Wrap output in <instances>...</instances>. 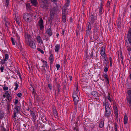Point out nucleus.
<instances>
[{"mask_svg":"<svg viewBox=\"0 0 131 131\" xmlns=\"http://www.w3.org/2000/svg\"><path fill=\"white\" fill-rule=\"evenodd\" d=\"M111 109L109 106L105 107L104 116L108 118L111 116Z\"/></svg>","mask_w":131,"mask_h":131,"instance_id":"f257e3e1","label":"nucleus"},{"mask_svg":"<svg viewBox=\"0 0 131 131\" xmlns=\"http://www.w3.org/2000/svg\"><path fill=\"white\" fill-rule=\"evenodd\" d=\"M24 19L26 21L30 22L31 21V15L27 13L24 14L23 15Z\"/></svg>","mask_w":131,"mask_h":131,"instance_id":"f03ea898","label":"nucleus"},{"mask_svg":"<svg viewBox=\"0 0 131 131\" xmlns=\"http://www.w3.org/2000/svg\"><path fill=\"white\" fill-rule=\"evenodd\" d=\"M101 50L100 51V54L103 58L105 59L106 57L105 50L104 47L102 46L101 47Z\"/></svg>","mask_w":131,"mask_h":131,"instance_id":"7ed1b4c3","label":"nucleus"},{"mask_svg":"<svg viewBox=\"0 0 131 131\" xmlns=\"http://www.w3.org/2000/svg\"><path fill=\"white\" fill-rule=\"evenodd\" d=\"M40 7L43 8H46L48 6V5L47 1L40 2Z\"/></svg>","mask_w":131,"mask_h":131,"instance_id":"20e7f679","label":"nucleus"},{"mask_svg":"<svg viewBox=\"0 0 131 131\" xmlns=\"http://www.w3.org/2000/svg\"><path fill=\"white\" fill-rule=\"evenodd\" d=\"M38 24L39 26L40 27V30H42L44 28L43 25V20L42 18H40L38 21Z\"/></svg>","mask_w":131,"mask_h":131,"instance_id":"39448f33","label":"nucleus"},{"mask_svg":"<svg viewBox=\"0 0 131 131\" xmlns=\"http://www.w3.org/2000/svg\"><path fill=\"white\" fill-rule=\"evenodd\" d=\"M99 27L96 25H95L94 26V29H93V33L96 36H97L99 34Z\"/></svg>","mask_w":131,"mask_h":131,"instance_id":"423d86ee","label":"nucleus"},{"mask_svg":"<svg viewBox=\"0 0 131 131\" xmlns=\"http://www.w3.org/2000/svg\"><path fill=\"white\" fill-rule=\"evenodd\" d=\"M28 43H29V45L32 48L34 49L36 48V46L35 43L32 40L29 41H28Z\"/></svg>","mask_w":131,"mask_h":131,"instance_id":"0eeeda50","label":"nucleus"},{"mask_svg":"<svg viewBox=\"0 0 131 131\" xmlns=\"http://www.w3.org/2000/svg\"><path fill=\"white\" fill-rule=\"evenodd\" d=\"M128 41L129 43H131V28L129 29L127 34Z\"/></svg>","mask_w":131,"mask_h":131,"instance_id":"6e6552de","label":"nucleus"},{"mask_svg":"<svg viewBox=\"0 0 131 131\" xmlns=\"http://www.w3.org/2000/svg\"><path fill=\"white\" fill-rule=\"evenodd\" d=\"M25 38L26 41L27 42L28 41H29V39H31V35L27 32H25Z\"/></svg>","mask_w":131,"mask_h":131,"instance_id":"1a4fd4ad","label":"nucleus"},{"mask_svg":"<svg viewBox=\"0 0 131 131\" xmlns=\"http://www.w3.org/2000/svg\"><path fill=\"white\" fill-rule=\"evenodd\" d=\"M128 93L129 96V99H127V101L129 103V105L131 107V90H129L128 91Z\"/></svg>","mask_w":131,"mask_h":131,"instance_id":"9d476101","label":"nucleus"},{"mask_svg":"<svg viewBox=\"0 0 131 131\" xmlns=\"http://www.w3.org/2000/svg\"><path fill=\"white\" fill-rule=\"evenodd\" d=\"M91 94L93 96V97L96 99V97L100 96V94H98L95 91H93L91 92Z\"/></svg>","mask_w":131,"mask_h":131,"instance_id":"9b49d317","label":"nucleus"},{"mask_svg":"<svg viewBox=\"0 0 131 131\" xmlns=\"http://www.w3.org/2000/svg\"><path fill=\"white\" fill-rule=\"evenodd\" d=\"M30 110L32 117L33 119L34 120V122H35L36 120V116L35 113V112L34 111H32Z\"/></svg>","mask_w":131,"mask_h":131,"instance_id":"f8f14e48","label":"nucleus"},{"mask_svg":"<svg viewBox=\"0 0 131 131\" xmlns=\"http://www.w3.org/2000/svg\"><path fill=\"white\" fill-rule=\"evenodd\" d=\"M128 41H126V46L127 48V50L129 51H130L131 50V44H130V45H129L128 43Z\"/></svg>","mask_w":131,"mask_h":131,"instance_id":"ddd939ff","label":"nucleus"},{"mask_svg":"<svg viewBox=\"0 0 131 131\" xmlns=\"http://www.w3.org/2000/svg\"><path fill=\"white\" fill-rule=\"evenodd\" d=\"M121 18H119L117 21V26L118 28L120 29L121 27Z\"/></svg>","mask_w":131,"mask_h":131,"instance_id":"4468645a","label":"nucleus"},{"mask_svg":"<svg viewBox=\"0 0 131 131\" xmlns=\"http://www.w3.org/2000/svg\"><path fill=\"white\" fill-rule=\"evenodd\" d=\"M46 33L48 35L49 37L51 36L52 34L51 28H50L46 30Z\"/></svg>","mask_w":131,"mask_h":131,"instance_id":"2eb2a0df","label":"nucleus"},{"mask_svg":"<svg viewBox=\"0 0 131 131\" xmlns=\"http://www.w3.org/2000/svg\"><path fill=\"white\" fill-rule=\"evenodd\" d=\"M20 106H19L16 105L15 106V108H14V110L15 111V110L16 111V112L17 113H18L20 112Z\"/></svg>","mask_w":131,"mask_h":131,"instance_id":"dca6fc26","label":"nucleus"},{"mask_svg":"<svg viewBox=\"0 0 131 131\" xmlns=\"http://www.w3.org/2000/svg\"><path fill=\"white\" fill-rule=\"evenodd\" d=\"M55 13L52 12V11H50V20L51 21L53 19L54 17Z\"/></svg>","mask_w":131,"mask_h":131,"instance_id":"f3484780","label":"nucleus"},{"mask_svg":"<svg viewBox=\"0 0 131 131\" xmlns=\"http://www.w3.org/2000/svg\"><path fill=\"white\" fill-rule=\"evenodd\" d=\"M91 34V31L86 30L85 39H87L88 38L89 35H90V34Z\"/></svg>","mask_w":131,"mask_h":131,"instance_id":"a211bd4d","label":"nucleus"},{"mask_svg":"<svg viewBox=\"0 0 131 131\" xmlns=\"http://www.w3.org/2000/svg\"><path fill=\"white\" fill-rule=\"evenodd\" d=\"M67 7H64V9H62V15H66V14H67V12L66 11Z\"/></svg>","mask_w":131,"mask_h":131,"instance_id":"6ab92c4d","label":"nucleus"},{"mask_svg":"<svg viewBox=\"0 0 131 131\" xmlns=\"http://www.w3.org/2000/svg\"><path fill=\"white\" fill-rule=\"evenodd\" d=\"M30 89L31 90V92L32 94H34V97H35V95L36 94V91H35V89L32 87V85H31V86L30 87Z\"/></svg>","mask_w":131,"mask_h":131,"instance_id":"aec40b11","label":"nucleus"},{"mask_svg":"<svg viewBox=\"0 0 131 131\" xmlns=\"http://www.w3.org/2000/svg\"><path fill=\"white\" fill-rule=\"evenodd\" d=\"M66 3L65 4L64 6L63 7L64 8V7H68L69 6L70 3V0H66Z\"/></svg>","mask_w":131,"mask_h":131,"instance_id":"412c9836","label":"nucleus"},{"mask_svg":"<svg viewBox=\"0 0 131 131\" xmlns=\"http://www.w3.org/2000/svg\"><path fill=\"white\" fill-rule=\"evenodd\" d=\"M57 88V89L58 90V92L57 94H59L60 93V91L61 89L60 88V85L59 83H57V84L56 85Z\"/></svg>","mask_w":131,"mask_h":131,"instance_id":"4be33fe9","label":"nucleus"},{"mask_svg":"<svg viewBox=\"0 0 131 131\" xmlns=\"http://www.w3.org/2000/svg\"><path fill=\"white\" fill-rule=\"evenodd\" d=\"M2 22L4 24V22H6V21H8V19L7 17L6 16H4V17H2Z\"/></svg>","mask_w":131,"mask_h":131,"instance_id":"5701e85b","label":"nucleus"},{"mask_svg":"<svg viewBox=\"0 0 131 131\" xmlns=\"http://www.w3.org/2000/svg\"><path fill=\"white\" fill-rule=\"evenodd\" d=\"M60 45L57 44L55 46L54 48V49L56 52H58L60 48Z\"/></svg>","mask_w":131,"mask_h":131,"instance_id":"b1692460","label":"nucleus"},{"mask_svg":"<svg viewBox=\"0 0 131 131\" xmlns=\"http://www.w3.org/2000/svg\"><path fill=\"white\" fill-rule=\"evenodd\" d=\"M49 59L50 60V63L52 64L53 61V55L52 54H51L50 57H49Z\"/></svg>","mask_w":131,"mask_h":131,"instance_id":"393cba45","label":"nucleus"},{"mask_svg":"<svg viewBox=\"0 0 131 131\" xmlns=\"http://www.w3.org/2000/svg\"><path fill=\"white\" fill-rule=\"evenodd\" d=\"M104 121L103 120L100 123L99 127L101 128H102L104 126Z\"/></svg>","mask_w":131,"mask_h":131,"instance_id":"a878e982","label":"nucleus"},{"mask_svg":"<svg viewBox=\"0 0 131 131\" xmlns=\"http://www.w3.org/2000/svg\"><path fill=\"white\" fill-rule=\"evenodd\" d=\"M58 10V8L56 7H53L51 11L55 13L57 12Z\"/></svg>","mask_w":131,"mask_h":131,"instance_id":"bb28decb","label":"nucleus"},{"mask_svg":"<svg viewBox=\"0 0 131 131\" xmlns=\"http://www.w3.org/2000/svg\"><path fill=\"white\" fill-rule=\"evenodd\" d=\"M128 121V118L127 116L125 115L124 116V124H126L127 123Z\"/></svg>","mask_w":131,"mask_h":131,"instance_id":"cd10ccee","label":"nucleus"},{"mask_svg":"<svg viewBox=\"0 0 131 131\" xmlns=\"http://www.w3.org/2000/svg\"><path fill=\"white\" fill-rule=\"evenodd\" d=\"M72 96L73 99L75 98L78 99V95L77 94L76 92L74 91L73 92V93L72 94Z\"/></svg>","mask_w":131,"mask_h":131,"instance_id":"c85d7f7f","label":"nucleus"},{"mask_svg":"<svg viewBox=\"0 0 131 131\" xmlns=\"http://www.w3.org/2000/svg\"><path fill=\"white\" fill-rule=\"evenodd\" d=\"M39 119L42 121L43 122H45V121L46 120V118L44 116H40L39 118Z\"/></svg>","mask_w":131,"mask_h":131,"instance_id":"c756f323","label":"nucleus"},{"mask_svg":"<svg viewBox=\"0 0 131 131\" xmlns=\"http://www.w3.org/2000/svg\"><path fill=\"white\" fill-rule=\"evenodd\" d=\"M5 23V28L6 29H7V30H8V26L10 25V23L8 22V21H6Z\"/></svg>","mask_w":131,"mask_h":131,"instance_id":"7c9ffc66","label":"nucleus"},{"mask_svg":"<svg viewBox=\"0 0 131 131\" xmlns=\"http://www.w3.org/2000/svg\"><path fill=\"white\" fill-rule=\"evenodd\" d=\"M52 112L54 116L56 118H57L58 117V114L56 110L52 111Z\"/></svg>","mask_w":131,"mask_h":131,"instance_id":"2f4dec72","label":"nucleus"},{"mask_svg":"<svg viewBox=\"0 0 131 131\" xmlns=\"http://www.w3.org/2000/svg\"><path fill=\"white\" fill-rule=\"evenodd\" d=\"M91 21L94 23V22L95 19L94 16L93 15H91L90 16Z\"/></svg>","mask_w":131,"mask_h":131,"instance_id":"473e14b6","label":"nucleus"},{"mask_svg":"<svg viewBox=\"0 0 131 131\" xmlns=\"http://www.w3.org/2000/svg\"><path fill=\"white\" fill-rule=\"evenodd\" d=\"M26 7L27 10H31V6L29 3H27L26 5Z\"/></svg>","mask_w":131,"mask_h":131,"instance_id":"72a5a7b5","label":"nucleus"},{"mask_svg":"<svg viewBox=\"0 0 131 131\" xmlns=\"http://www.w3.org/2000/svg\"><path fill=\"white\" fill-rule=\"evenodd\" d=\"M103 9V7H100L99 8V11L100 15H101L103 13L104 11L102 10Z\"/></svg>","mask_w":131,"mask_h":131,"instance_id":"f704fd0d","label":"nucleus"},{"mask_svg":"<svg viewBox=\"0 0 131 131\" xmlns=\"http://www.w3.org/2000/svg\"><path fill=\"white\" fill-rule=\"evenodd\" d=\"M41 61L43 63V65L44 66H45L46 67H47L48 66V64L47 63V62L45 61L44 60L42 59L41 60Z\"/></svg>","mask_w":131,"mask_h":131,"instance_id":"c9c22d12","label":"nucleus"},{"mask_svg":"<svg viewBox=\"0 0 131 131\" xmlns=\"http://www.w3.org/2000/svg\"><path fill=\"white\" fill-rule=\"evenodd\" d=\"M120 54L121 57V60L122 62L123 63V56L122 55V53L121 50H120Z\"/></svg>","mask_w":131,"mask_h":131,"instance_id":"e433bc0d","label":"nucleus"},{"mask_svg":"<svg viewBox=\"0 0 131 131\" xmlns=\"http://www.w3.org/2000/svg\"><path fill=\"white\" fill-rule=\"evenodd\" d=\"M31 3L32 4L34 5H37V1L36 0H31Z\"/></svg>","mask_w":131,"mask_h":131,"instance_id":"4c0bfd02","label":"nucleus"},{"mask_svg":"<svg viewBox=\"0 0 131 131\" xmlns=\"http://www.w3.org/2000/svg\"><path fill=\"white\" fill-rule=\"evenodd\" d=\"M16 113H17V112H16V111H15V112L14 114V115L12 116L13 118H14L13 120L14 121H16Z\"/></svg>","mask_w":131,"mask_h":131,"instance_id":"58836bf2","label":"nucleus"},{"mask_svg":"<svg viewBox=\"0 0 131 131\" xmlns=\"http://www.w3.org/2000/svg\"><path fill=\"white\" fill-rule=\"evenodd\" d=\"M4 113L3 111L0 110V118L2 119L4 117Z\"/></svg>","mask_w":131,"mask_h":131,"instance_id":"ea45409f","label":"nucleus"},{"mask_svg":"<svg viewBox=\"0 0 131 131\" xmlns=\"http://www.w3.org/2000/svg\"><path fill=\"white\" fill-rule=\"evenodd\" d=\"M62 21L63 23H65L66 21V15H62Z\"/></svg>","mask_w":131,"mask_h":131,"instance_id":"a19ab883","label":"nucleus"},{"mask_svg":"<svg viewBox=\"0 0 131 131\" xmlns=\"http://www.w3.org/2000/svg\"><path fill=\"white\" fill-rule=\"evenodd\" d=\"M37 40L39 42H40L41 41L42 42V39H41V37L39 36H38L37 37Z\"/></svg>","mask_w":131,"mask_h":131,"instance_id":"79ce46f5","label":"nucleus"},{"mask_svg":"<svg viewBox=\"0 0 131 131\" xmlns=\"http://www.w3.org/2000/svg\"><path fill=\"white\" fill-rule=\"evenodd\" d=\"M45 66H42L41 67L40 69H41V70L42 72L43 71H46V70L45 69Z\"/></svg>","mask_w":131,"mask_h":131,"instance_id":"37998d69","label":"nucleus"},{"mask_svg":"<svg viewBox=\"0 0 131 131\" xmlns=\"http://www.w3.org/2000/svg\"><path fill=\"white\" fill-rule=\"evenodd\" d=\"M5 5L6 7H7L9 5V0H5Z\"/></svg>","mask_w":131,"mask_h":131,"instance_id":"c03bdc74","label":"nucleus"},{"mask_svg":"<svg viewBox=\"0 0 131 131\" xmlns=\"http://www.w3.org/2000/svg\"><path fill=\"white\" fill-rule=\"evenodd\" d=\"M86 30L91 31V24L90 23L89 24L87 27V29Z\"/></svg>","mask_w":131,"mask_h":131,"instance_id":"a18cd8bd","label":"nucleus"},{"mask_svg":"<svg viewBox=\"0 0 131 131\" xmlns=\"http://www.w3.org/2000/svg\"><path fill=\"white\" fill-rule=\"evenodd\" d=\"M108 65H106V67L104 69V71L105 72H107L108 71Z\"/></svg>","mask_w":131,"mask_h":131,"instance_id":"49530a36","label":"nucleus"},{"mask_svg":"<svg viewBox=\"0 0 131 131\" xmlns=\"http://www.w3.org/2000/svg\"><path fill=\"white\" fill-rule=\"evenodd\" d=\"M107 98L109 100L110 102H111L112 101V100L110 96V94L109 93H108Z\"/></svg>","mask_w":131,"mask_h":131,"instance_id":"de8ad7c7","label":"nucleus"},{"mask_svg":"<svg viewBox=\"0 0 131 131\" xmlns=\"http://www.w3.org/2000/svg\"><path fill=\"white\" fill-rule=\"evenodd\" d=\"M15 84L16 87L15 88L14 90H16L18 87V85L16 82H15Z\"/></svg>","mask_w":131,"mask_h":131,"instance_id":"09e8293b","label":"nucleus"},{"mask_svg":"<svg viewBox=\"0 0 131 131\" xmlns=\"http://www.w3.org/2000/svg\"><path fill=\"white\" fill-rule=\"evenodd\" d=\"M8 55L7 54H6L5 55V59L7 61L8 58Z\"/></svg>","mask_w":131,"mask_h":131,"instance_id":"8fccbe9b","label":"nucleus"},{"mask_svg":"<svg viewBox=\"0 0 131 131\" xmlns=\"http://www.w3.org/2000/svg\"><path fill=\"white\" fill-rule=\"evenodd\" d=\"M73 100L74 102H78L79 100L78 97V99L75 98H73Z\"/></svg>","mask_w":131,"mask_h":131,"instance_id":"3c124183","label":"nucleus"},{"mask_svg":"<svg viewBox=\"0 0 131 131\" xmlns=\"http://www.w3.org/2000/svg\"><path fill=\"white\" fill-rule=\"evenodd\" d=\"M37 50L40 52L41 53L43 54L44 53V52L40 48H38L37 49Z\"/></svg>","mask_w":131,"mask_h":131,"instance_id":"603ef678","label":"nucleus"},{"mask_svg":"<svg viewBox=\"0 0 131 131\" xmlns=\"http://www.w3.org/2000/svg\"><path fill=\"white\" fill-rule=\"evenodd\" d=\"M11 40L12 41V45H15V41L14 40V38L13 37H12L11 38Z\"/></svg>","mask_w":131,"mask_h":131,"instance_id":"864d4df0","label":"nucleus"},{"mask_svg":"<svg viewBox=\"0 0 131 131\" xmlns=\"http://www.w3.org/2000/svg\"><path fill=\"white\" fill-rule=\"evenodd\" d=\"M6 60L5 59L2 60L0 62V63L2 64H4L5 63V62Z\"/></svg>","mask_w":131,"mask_h":131,"instance_id":"5fc2aeb1","label":"nucleus"},{"mask_svg":"<svg viewBox=\"0 0 131 131\" xmlns=\"http://www.w3.org/2000/svg\"><path fill=\"white\" fill-rule=\"evenodd\" d=\"M103 77H104V78L105 79H107L108 78V76L107 75V74H105V73H104L103 74Z\"/></svg>","mask_w":131,"mask_h":131,"instance_id":"6e6d98bb","label":"nucleus"},{"mask_svg":"<svg viewBox=\"0 0 131 131\" xmlns=\"http://www.w3.org/2000/svg\"><path fill=\"white\" fill-rule=\"evenodd\" d=\"M113 109H114V112H117L118 110H117V107L116 106H114L113 107Z\"/></svg>","mask_w":131,"mask_h":131,"instance_id":"4d7b16f0","label":"nucleus"},{"mask_svg":"<svg viewBox=\"0 0 131 131\" xmlns=\"http://www.w3.org/2000/svg\"><path fill=\"white\" fill-rule=\"evenodd\" d=\"M11 96H7V99L10 102L12 98H11Z\"/></svg>","mask_w":131,"mask_h":131,"instance_id":"13d9d810","label":"nucleus"},{"mask_svg":"<svg viewBox=\"0 0 131 131\" xmlns=\"http://www.w3.org/2000/svg\"><path fill=\"white\" fill-rule=\"evenodd\" d=\"M3 90L4 91H6L8 90V88L7 87V86H4L3 88Z\"/></svg>","mask_w":131,"mask_h":131,"instance_id":"bf43d9fd","label":"nucleus"},{"mask_svg":"<svg viewBox=\"0 0 131 131\" xmlns=\"http://www.w3.org/2000/svg\"><path fill=\"white\" fill-rule=\"evenodd\" d=\"M5 94L6 96H11L9 94L8 91H7L5 92Z\"/></svg>","mask_w":131,"mask_h":131,"instance_id":"052dcab7","label":"nucleus"},{"mask_svg":"<svg viewBox=\"0 0 131 131\" xmlns=\"http://www.w3.org/2000/svg\"><path fill=\"white\" fill-rule=\"evenodd\" d=\"M114 129H117L118 127V125L115 122L114 124Z\"/></svg>","mask_w":131,"mask_h":131,"instance_id":"680f3d73","label":"nucleus"},{"mask_svg":"<svg viewBox=\"0 0 131 131\" xmlns=\"http://www.w3.org/2000/svg\"><path fill=\"white\" fill-rule=\"evenodd\" d=\"M17 74L19 76L20 78L21 79H22L21 76L20 75V73L19 72V71H17Z\"/></svg>","mask_w":131,"mask_h":131,"instance_id":"e2e57ef3","label":"nucleus"},{"mask_svg":"<svg viewBox=\"0 0 131 131\" xmlns=\"http://www.w3.org/2000/svg\"><path fill=\"white\" fill-rule=\"evenodd\" d=\"M48 87L50 90L52 89V86L51 84H48Z\"/></svg>","mask_w":131,"mask_h":131,"instance_id":"0e129e2a","label":"nucleus"},{"mask_svg":"<svg viewBox=\"0 0 131 131\" xmlns=\"http://www.w3.org/2000/svg\"><path fill=\"white\" fill-rule=\"evenodd\" d=\"M18 100L17 99H15V101L14 102V104L15 105H16V104H17L18 102Z\"/></svg>","mask_w":131,"mask_h":131,"instance_id":"69168bd1","label":"nucleus"},{"mask_svg":"<svg viewBox=\"0 0 131 131\" xmlns=\"http://www.w3.org/2000/svg\"><path fill=\"white\" fill-rule=\"evenodd\" d=\"M56 67H57V69L58 70L60 67V65L59 64H57L56 65Z\"/></svg>","mask_w":131,"mask_h":131,"instance_id":"338daca9","label":"nucleus"},{"mask_svg":"<svg viewBox=\"0 0 131 131\" xmlns=\"http://www.w3.org/2000/svg\"><path fill=\"white\" fill-rule=\"evenodd\" d=\"M10 101H7L6 103V106H7V107L9 106L10 107Z\"/></svg>","mask_w":131,"mask_h":131,"instance_id":"774afa93","label":"nucleus"}]
</instances>
